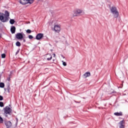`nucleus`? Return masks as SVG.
Segmentation results:
<instances>
[{
	"instance_id": "f257e3e1",
	"label": "nucleus",
	"mask_w": 128,
	"mask_h": 128,
	"mask_svg": "<svg viewBox=\"0 0 128 128\" xmlns=\"http://www.w3.org/2000/svg\"><path fill=\"white\" fill-rule=\"evenodd\" d=\"M10 18V12L8 10L5 11V14L0 13V20L2 22H8Z\"/></svg>"
},
{
	"instance_id": "f03ea898",
	"label": "nucleus",
	"mask_w": 128,
	"mask_h": 128,
	"mask_svg": "<svg viewBox=\"0 0 128 128\" xmlns=\"http://www.w3.org/2000/svg\"><path fill=\"white\" fill-rule=\"evenodd\" d=\"M110 12L114 14V16L115 18H118L119 14L118 9L115 6H112L110 8Z\"/></svg>"
},
{
	"instance_id": "7ed1b4c3",
	"label": "nucleus",
	"mask_w": 128,
	"mask_h": 128,
	"mask_svg": "<svg viewBox=\"0 0 128 128\" xmlns=\"http://www.w3.org/2000/svg\"><path fill=\"white\" fill-rule=\"evenodd\" d=\"M84 14V10L77 8L74 10V16H80V14Z\"/></svg>"
},
{
	"instance_id": "20e7f679",
	"label": "nucleus",
	"mask_w": 128,
	"mask_h": 128,
	"mask_svg": "<svg viewBox=\"0 0 128 128\" xmlns=\"http://www.w3.org/2000/svg\"><path fill=\"white\" fill-rule=\"evenodd\" d=\"M12 108H10L8 106H6V107H5L4 108V115L8 117V115L9 114L10 116V114L12 112Z\"/></svg>"
},
{
	"instance_id": "39448f33",
	"label": "nucleus",
	"mask_w": 128,
	"mask_h": 128,
	"mask_svg": "<svg viewBox=\"0 0 128 128\" xmlns=\"http://www.w3.org/2000/svg\"><path fill=\"white\" fill-rule=\"evenodd\" d=\"M24 34L23 32H21L17 33L16 34L15 36L18 40H22L24 38Z\"/></svg>"
},
{
	"instance_id": "423d86ee",
	"label": "nucleus",
	"mask_w": 128,
	"mask_h": 128,
	"mask_svg": "<svg viewBox=\"0 0 128 128\" xmlns=\"http://www.w3.org/2000/svg\"><path fill=\"white\" fill-rule=\"evenodd\" d=\"M54 30L56 32H60V25H54Z\"/></svg>"
},
{
	"instance_id": "0eeeda50",
	"label": "nucleus",
	"mask_w": 128,
	"mask_h": 128,
	"mask_svg": "<svg viewBox=\"0 0 128 128\" xmlns=\"http://www.w3.org/2000/svg\"><path fill=\"white\" fill-rule=\"evenodd\" d=\"M44 38V34L42 33L38 34L36 36V40H42Z\"/></svg>"
},
{
	"instance_id": "6e6552de",
	"label": "nucleus",
	"mask_w": 128,
	"mask_h": 128,
	"mask_svg": "<svg viewBox=\"0 0 128 128\" xmlns=\"http://www.w3.org/2000/svg\"><path fill=\"white\" fill-rule=\"evenodd\" d=\"M4 124L7 128H10L12 126V122L10 121H5Z\"/></svg>"
},
{
	"instance_id": "1a4fd4ad",
	"label": "nucleus",
	"mask_w": 128,
	"mask_h": 128,
	"mask_svg": "<svg viewBox=\"0 0 128 128\" xmlns=\"http://www.w3.org/2000/svg\"><path fill=\"white\" fill-rule=\"evenodd\" d=\"M19 2L21 4H28V0H19Z\"/></svg>"
},
{
	"instance_id": "9d476101",
	"label": "nucleus",
	"mask_w": 128,
	"mask_h": 128,
	"mask_svg": "<svg viewBox=\"0 0 128 128\" xmlns=\"http://www.w3.org/2000/svg\"><path fill=\"white\" fill-rule=\"evenodd\" d=\"M10 32L12 34H15L16 32V26H11L10 28Z\"/></svg>"
},
{
	"instance_id": "9b49d317",
	"label": "nucleus",
	"mask_w": 128,
	"mask_h": 128,
	"mask_svg": "<svg viewBox=\"0 0 128 128\" xmlns=\"http://www.w3.org/2000/svg\"><path fill=\"white\" fill-rule=\"evenodd\" d=\"M114 115L116 116H122V112H116L114 113Z\"/></svg>"
},
{
	"instance_id": "f8f14e48",
	"label": "nucleus",
	"mask_w": 128,
	"mask_h": 128,
	"mask_svg": "<svg viewBox=\"0 0 128 128\" xmlns=\"http://www.w3.org/2000/svg\"><path fill=\"white\" fill-rule=\"evenodd\" d=\"M47 60H51L52 59V56L50 54H47Z\"/></svg>"
},
{
	"instance_id": "ddd939ff",
	"label": "nucleus",
	"mask_w": 128,
	"mask_h": 128,
	"mask_svg": "<svg viewBox=\"0 0 128 128\" xmlns=\"http://www.w3.org/2000/svg\"><path fill=\"white\" fill-rule=\"evenodd\" d=\"M84 78H88V76H90V72H86L84 74Z\"/></svg>"
},
{
	"instance_id": "4468645a",
	"label": "nucleus",
	"mask_w": 128,
	"mask_h": 128,
	"mask_svg": "<svg viewBox=\"0 0 128 128\" xmlns=\"http://www.w3.org/2000/svg\"><path fill=\"white\" fill-rule=\"evenodd\" d=\"M34 0H27V4H34Z\"/></svg>"
},
{
	"instance_id": "2eb2a0df",
	"label": "nucleus",
	"mask_w": 128,
	"mask_h": 128,
	"mask_svg": "<svg viewBox=\"0 0 128 128\" xmlns=\"http://www.w3.org/2000/svg\"><path fill=\"white\" fill-rule=\"evenodd\" d=\"M10 22L11 24H14V22H16L14 20V19H10Z\"/></svg>"
},
{
	"instance_id": "dca6fc26",
	"label": "nucleus",
	"mask_w": 128,
	"mask_h": 128,
	"mask_svg": "<svg viewBox=\"0 0 128 128\" xmlns=\"http://www.w3.org/2000/svg\"><path fill=\"white\" fill-rule=\"evenodd\" d=\"M0 88H4V84L2 82L0 83Z\"/></svg>"
},
{
	"instance_id": "f3484780",
	"label": "nucleus",
	"mask_w": 128,
	"mask_h": 128,
	"mask_svg": "<svg viewBox=\"0 0 128 128\" xmlns=\"http://www.w3.org/2000/svg\"><path fill=\"white\" fill-rule=\"evenodd\" d=\"M16 46H20V42H17L16 43Z\"/></svg>"
},
{
	"instance_id": "a211bd4d",
	"label": "nucleus",
	"mask_w": 128,
	"mask_h": 128,
	"mask_svg": "<svg viewBox=\"0 0 128 128\" xmlns=\"http://www.w3.org/2000/svg\"><path fill=\"white\" fill-rule=\"evenodd\" d=\"M4 122V119L2 118L0 116V124H2Z\"/></svg>"
},
{
	"instance_id": "6ab92c4d",
	"label": "nucleus",
	"mask_w": 128,
	"mask_h": 128,
	"mask_svg": "<svg viewBox=\"0 0 128 128\" xmlns=\"http://www.w3.org/2000/svg\"><path fill=\"white\" fill-rule=\"evenodd\" d=\"M4 102H0V106L1 107V108H2V107H4Z\"/></svg>"
},
{
	"instance_id": "aec40b11",
	"label": "nucleus",
	"mask_w": 128,
	"mask_h": 128,
	"mask_svg": "<svg viewBox=\"0 0 128 128\" xmlns=\"http://www.w3.org/2000/svg\"><path fill=\"white\" fill-rule=\"evenodd\" d=\"M2 58H6V54H2Z\"/></svg>"
},
{
	"instance_id": "412c9836",
	"label": "nucleus",
	"mask_w": 128,
	"mask_h": 128,
	"mask_svg": "<svg viewBox=\"0 0 128 128\" xmlns=\"http://www.w3.org/2000/svg\"><path fill=\"white\" fill-rule=\"evenodd\" d=\"M124 120L120 122V126H123L124 125Z\"/></svg>"
},
{
	"instance_id": "4be33fe9",
	"label": "nucleus",
	"mask_w": 128,
	"mask_h": 128,
	"mask_svg": "<svg viewBox=\"0 0 128 128\" xmlns=\"http://www.w3.org/2000/svg\"><path fill=\"white\" fill-rule=\"evenodd\" d=\"M28 38H30V40H32V38H34V36H32V35H29Z\"/></svg>"
},
{
	"instance_id": "5701e85b",
	"label": "nucleus",
	"mask_w": 128,
	"mask_h": 128,
	"mask_svg": "<svg viewBox=\"0 0 128 128\" xmlns=\"http://www.w3.org/2000/svg\"><path fill=\"white\" fill-rule=\"evenodd\" d=\"M26 32L27 34H30V32H32V30H27Z\"/></svg>"
},
{
	"instance_id": "b1692460",
	"label": "nucleus",
	"mask_w": 128,
	"mask_h": 128,
	"mask_svg": "<svg viewBox=\"0 0 128 128\" xmlns=\"http://www.w3.org/2000/svg\"><path fill=\"white\" fill-rule=\"evenodd\" d=\"M62 64H63V66H66V62H64V61H62Z\"/></svg>"
},
{
	"instance_id": "393cba45",
	"label": "nucleus",
	"mask_w": 128,
	"mask_h": 128,
	"mask_svg": "<svg viewBox=\"0 0 128 128\" xmlns=\"http://www.w3.org/2000/svg\"><path fill=\"white\" fill-rule=\"evenodd\" d=\"M4 100V98L2 96L0 95V100Z\"/></svg>"
},
{
	"instance_id": "a878e982",
	"label": "nucleus",
	"mask_w": 128,
	"mask_h": 128,
	"mask_svg": "<svg viewBox=\"0 0 128 128\" xmlns=\"http://www.w3.org/2000/svg\"><path fill=\"white\" fill-rule=\"evenodd\" d=\"M120 128H124V125H120Z\"/></svg>"
},
{
	"instance_id": "bb28decb",
	"label": "nucleus",
	"mask_w": 128,
	"mask_h": 128,
	"mask_svg": "<svg viewBox=\"0 0 128 128\" xmlns=\"http://www.w3.org/2000/svg\"><path fill=\"white\" fill-rule=\"evenodd\" d=\"M53 56H54V58H56V54H54Z\"/></svg>"
},
{
	"instance_id": "cd10ccee",
	"label": "nucleus",
	"mask_w": 128,
	"mask_h": 128,
	"mask_svg": "<svg viewBox=\"0 0 128 128\" xmlns=\"http://www.w3.org/2000/svg\"><path fill=\"white\" fill-rule=\"evenodd\" d=\"M10 78H8V82H10Z\"/></svg>"
},
{
	"instance_id": "c85d7f7f",
	"label": "nucleus",
	"mask_w": 128,
	"mask_h": 128,
	"mask_svg": "<svg viewBox=\"0 0 128 128\" xmlns=\"http://www.w3.org/2000/svg\"><path fill=\"white\" fill-rule=\"evenodd\" d=\"M23 42H26V39H23Z\"/></svg>"
},
{
	"instance_id": "c756f323",
	"label": "nucleus",
	"mask_w": 128,
	"mask_h": 128,
	"mask_svg": "<svg viewBox=\"0 0 128 128\" xmlns=\"http://www.w3.org/2000/svg\"><path fill=\"white\" fill-rule=\"evenodd\" d=\"M75 102H76V104H80V102H76V101H75Z\"/></svg>"
},
{
	"instance_id": "7c9ffc66",
	"label": "nucleus",
	"mask_w": 128,
	"mask_h": 128,
	"mask_svg": "<svg viewBox=\"0 0 128 128\" xmlns=\"http://www.w3.org/2000/svg\"><path fill=\"white\" fill-rule=\"evenodd\" d=\"M18 52H18V51H17V52H16V54H18Z\"/></svg>"
},
{
	"instance_id": "2f4dec72",
	"label": "nucleus",
	"mask_w": 128,
	"mask_h": 128,
	"mask_svg": "<svg viewBox=\"0 0 128 128\" xmlns=\"http://www.w3.org/2000/svg\"><path fill=\"white\" fill-rule=\"evenodd\" d=\"M16 120L17 122H18V118H16Z\"/></svg>"
}]
</instances>
